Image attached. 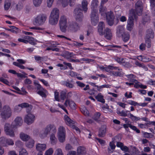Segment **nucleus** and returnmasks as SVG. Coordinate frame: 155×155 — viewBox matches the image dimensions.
I'll return each mask as SVG.
<instances>
[{"label":"nucleus","instance_id":"obj_59","mask_svg":"<svg viewBox=\"0 0 155 155\" xmlns=\"http://www.w3.org/2000/svg\"><path fill=\"white\" fill-rule=\"evenodd\" d=\"M63 64L66 65V66H68L69 68L71 70L74 69L72 67L71 64L70 63H67L65 61L63 62Z\"/></svg>","mask_w":155,"mask_h":155},{"label":"nucleus","instance_id":"obj_40","mask_svg":"<svg viewBox=\"0 0 155 155\" xmlns=\"http://www.w3.org/2000/svg\"><path fill=\"white\" fill-rule=\"evenodd\" d=\"M6 138L4 137L0 138V146L3 147L6 146Z\"/></svg>","mask_w":155,"mask_h":155},{"label":"nucleus","instance_id":"obj_34","mask_svg":"<svg viewBox=\"0 0 155 155\" xmlns=\"http://www.w3.org/2000/svg\"><path fill=\"white\" fill-rule=\"evenodd\" d=\"M124 29L122 26H120L118 27L117 31V34L118 37H120L124 33Z\"/></svg>","mask_w":155,"mask_h":155},{"label":"nucleus","instance_id":"obj_56","mask_svg":"<svg viewBox=\"0 0 155 155\" xmlns=\"http://www.w3.org/2000/svg\"><path fill=\"white\" fill-rule=\"evenodd\" d=\"M20 107L21 108L28 107H29V104L27 103H24L21 104H19Z\"/></svg>","mask_w":155,"mask_h":155},{"label":"nucleus","instance_id":"obj_38","mask_svg":"<svg viewBox=\"0 0 155 155\" xmlns=\"http://www.w3.org/2000/svg\"><path fill=\"white\" fill-rule=\"evenodd\" d=\"M72 82H73L72 80L70 81L67 80L64 82V84L67 87L69 88H73L74 86V84L72 83Z\"/></svg>","mask_w":155,"mask_h":155},{"label":"nucleus","instance_id":"obj_1","mask_svg":"<svg viewBox=\"0 0 155 155\" xmlns=\"http://www.w3.org/2000/svg\"><path fill=\"white\" fill-rule=\"evenodd\" d=\"M22 122V118L20 117H17L15 119L14 122L12 123V128H10V124L6 123L5 125V131L7 135H8L11 137H13L15 136L14 131L12 128L17 127L21 125Z\"/></svg>","mask_w":155,"mask_h":155},{"label":"nucleus","instance_id":"obj_49","mask_svg":"<svg viewBox=\"0 0 155 155\" xmlns=\"http://www.w3.org/2000/svg\"><path fill=\"white\" fill-rule=\"evenodd\" d=\"M115 60L117 62L120 64H121L124 61V58L118 57H115Z\"/></svg>","mask_w":155,"mask_h":155},{"label":"nucleus","instance_id":"obj_37","mask_svg":"<svg viewBox=\"0 0 155 155\" xmlns=\"http://www.w3.org/2000/svg\"><path fill=\"white\" fill-rule=\"evenodd\" d=\"M131 15L129 18L127 20V24L134 25V18L136 19L137 18V16L136 18H134L132 13Z\"/></svg>","mask_w":155,"mask_h":155},{"label":"nucleus","instance_id":"obj_2","mask_svg":"<svg viewBox=\"0 0 155 155\" xmlns=\"http://www.w3.org/2000/svg\"><path fill=\"white\" fill-rule=\"evenodd\" d=\"M97 5V0H93L91 3V23L93 25H96L99 21L98 11L96 8Z\"/></svg>","mask_w":155,"mask_h":155},{"label":"nucleus","instance_id":"obj_61","mask_svg":"<svg viewBox=\"0 0 155 155\" xmlns=\"http://www.w3.org/2000/svg\"><path fill=\"white\" fill-rule=\"evenodd\" d=\"M121 64L124 67L127 68H129L131 66V64L130 63L125 62L124 61Z\"/></svg>","mask_w":155,"mask_h":155},{"label":"nucleus","instance_id":"obj_22","mask_svg":"<svg viewBox=\"0 0 155 155\" xmlns=\"http://www.w3.org/2000/svg\"><path fill=\"white\" fill-rule=\"evenodd\" d=\"M137 59L140 61L145 62H149L152 60L151 58L145 55H141L138 56Z\"/></svg>","mask_w":155,"mask_h":155},{"label":"nucleus","instance_id":"obj_57","mask_svg":"<svg viewBox=\"0 0 155 155\" xmlns=\"http://www.w3.org/2000/svg\"><path fill=\"white\" fill-rule=\"evenodd\" d=\"M53 152L52 148H50L45 152V155H51Z\"/></svg>","mask_w":155,"mask_h":155},{"label":"nucleus","instance_id":"obj_5","mask_svg":"<svg viewBox=\"0 0 155 155\" xmlns=\"http://www.w3.org/2000/svg\"><path fill=\"white\" fill-rule=\"evenodd\" d=\"M154 37V33L153 30L150 28L148 29L146 31L145 37V42L147 45V47L149 48L151 46V39H153Z\"/></svg>","mask_w":155,"mask_h":155},{"label":"nucleus","instance_id":"obj_64","mask_svg":"<svg viewBox=\"0 0 155 155\" xmlns=\"http://www.w3.org/2000/svg\"><path fill=\"white\" fill-rule=\"evenodd\" d=\"M150 6L152 8L155 7V0H150Z\"/></svg>","mask_w":155,"mask_h":155},{"label":"nucleus","instance_id":"obj_35","mask_svg":"<svg viewBox=\"0 0 155 155\" xmlns=\"http://www.w3.org/2000/svg\"><path fill=\"white\" fill-rule=\"evenodd\" d=\"M34 140L32 139H31L28 141L26 142V146L28 148H32L34 146Z\"/></svg>","mask_w":155,"mask_h":155},{"label":"nucleus","instance_id":"obj_27","mask_svg":"<svg viewBox=\"0 0 155 155\" xmlns=\"http://www.w3.org/2000/svg\"><path fill=\"white\" fill-rule=\"evenodd\" d=\"M104 97V96L102 95L101 93H98L95 97V99L97 101L104 104L105 103V101Z\"/></svg>","mask_w":155,"mask_h":155},{"label":"nucleus","instance_id":"obj_19","mask_svg":"<svg viewBox=\"0 0 155 155\" xmlns=\"http://www.w3.org/2000/svg\"><path fill=\"white\" fill-rule=\"evenodd\" d=\"M76 83L78 87L81 88H84L83 90L84 91H86L90 89V87L89 85H85L84 83L80 81H76Z\"/></svg>","mask_w":155,"mask_h":155},{"label":"nucleus","instance_id":"obj_24","mask_svg":"<svg viewBox=\"0 0 155 155\" xmlns=\"http://www.w3.org/2000/svg\"><path fill=\"white\" fill-rule=\"evenodd\" d=\"M104 25V23L103 22H100L98 26V31L100 35H103L104 32L103 31V28Z\"/></svg>","mask_w":155,"mask_h":155},{"label":"nucleus","instance_id":"obj_14","mask_svg":"<svg viewBox=\"0 0 155 155\" xmlns=\"http://www.w3.org/2000/svg\"><path fill=\"white\" fill-rule=\"evenodd\" d=\"M35 118V116L34 115L28 113L25 116L24 122L28 124H30L33 122Z\"/></svg>","mask_w":155,"mask_h":155},{"label":"nucleus","instance_id":"obj_11","mask_svg":"<svg viewBox=\"0 0 155 155\" xmlns=\"http://www.w3.org/2000/svg\"><path fill=\"white\" fill-rule=\"evenodd\" d=\"M50 131L52 133H55L57 131L56 127L54 124H49L47 126L44 130L43 134L44 136L46 137Z\"/></svg>","mask_w":155,"mask_h":155},{"label":"nucleus","instance_id":"obj_46","mask_svg":"<svg viewBox=\"0 0 155 155\" xmlns=\"http://www.w3.org/2000/svg\"><path fill=\"white\" fill-rule=\"evenodd\" d=\"M121 139V135L118 134L114 137L112 139V140L114 141V142H117L120 141Z\"/></svg>","mask_w":155,"mask_h":155},{"label":"nucleus","instance_id":"obj_6","mask_svg":"<svg viewBox=\"0 0 155 155\" xmlns=\"http://www.w3.org/2000/svg\"><path fill=\"white\" fill-rule=\"evenodd\" d=\"M12 110L10 107L8 105L4 106L1 113V117L3 119L6 120L9 118L12 115Z\"/></svg>","mask_w":155,"mask_h":155},{"label":"nucleus","instance_id":"obj_52","mask_svg":"<svg viewBox=\"0 0 155 155\" xmlns=\"http://www.w3.org/2000/svg\"><path fill=\"white\" fill-rule=\"evenodd\" d=\"M6 146L7 145H12L14 144L13 140L12 139L6 138Z\"/></svg>","mask_w":155,"mask_h":155},{"label":"nucleus","instance_id":"obj_63","mask_svg":"<svg viewBox=\"0 0 155 155\" xmlns=\"http://www.w3.org/2000/svg\"><path fill=\"white\" fill-rule=\"evenodd\" d=\"M146 45L142 43L139 46V48L140 50L143 51L145 50Z\"/></svg>","mask_w":155,"mask_h":155},{"label":"nucleus","instance_id":"obj_51","mask_svg":"<svg viewBox=\"0 0 155 155\" xmlns=\"http://www.w3.org/2000/svg\"><path fill=\"white\" fill-rule=\"evenodd\" d=\"M42 0H33V3L35 6H38L42 2Z\"/></svg>","mask_w":155,"mask_h":155},{"label":"nucleus","instance_id":"obj_20","mask_svg":"<svg viewBox=\"0 0 155 155\" xmlns=\"http://www.w3.org/2000/svg\"><path fill=\"white\" fill-rule=\"evenodd\" d=\"M104 35L105 37L107 40H110L112 37V33L111 32V30L107 28L104 30Z\"/></svg>","mask_w":155,"mask_h":155},{"label":"nucleus","instance_id":"obj_30","mask_svg":"<svg viewBox=\"0 0 155 155\" xmlns=\"http://www.w3.org/2000/svg\"><path fill=\"white\" fill-rule=\"evenodd\" d=\"M101 114L99 112H96L92 117V118L97 122L100 121V119Z\"/></svg>","mask_w":155,"mask_h":155},{"label":"nucleus","instance_id":"obj_62","mask_svg":"<svg viewBox=\"0 0 155 155\" xmlns=\"http://www.w3.org/2000/svg\"><path fill=\"white\" fill-rule=\"evenodd\" d=\"M69 75L72 77H76L77 75V73L72 71H70L69 72Z\"/></svg>","mask_w":155,"mask_h":155},{"label":"nucleus","instance_id":"obj_23","mask_svg":"<svg viewBox=\"0 0 155 155\" xmlns=\"http://www.w3.org/2000/svg\"><path fill=\"white\" fill-rule=\"evenodd\" d=\"M64 118L66 124L70 127H71V125L74 124V121L70 118L67 115H65Z\"/></svg>","mask_w":155,"mask_h":155},{"label":"nucleus","instance_id":"obj_44","mask_svg":"<svg viewBox=\"0 0 155 155\" xmlns=\"http://www.w3.org/2000/svg\"><path fill=\"white\" fill-rule=\"evenodd\" d=\"M66 97V93L64 91H62L60 92V101H64Z\"/></svg>","mask_w":155,"mask_h":155},{"label":"nucleus","instance_id":"obj_3","mask_svg":"<svg viewBox=\"0 0 155 155\" xmlns=\"http://www.w3.org/2000/svg\"><path fill=\"white\" fill-rule=\"evenodd\" d=\"M59 10L57 8H54L52 10L49 19V22L52 25L56 24L59 18Z\"/></svg>","mask_w":155,"mask_h":155},{"label":"nucleus","instance_id":"obj_17","mask_svg":"<svg viewBox=\"0 0 155 155\" xmlns=\"http://www.w3.org/2000/svg\"><path fill=\"white\" fill-rule=\"evenodd\" d=\"M70 29L73 32H75L80 29V26L76 22H72L70 25Z\"/></svg>","mask_w":155,"mask_h":155},{"label":"nucleus","instance_id":"obj_31","mask_svg":"<svg viewBox=\"0 0 155 155\" xmlns=\"http://www.w3.org/2000/svg\"><path fill=\"white\" fill-rule=\"evenodd\" d=\"M82 8L85 13L87 12V6L88 5L87 2L86 0H83L82 1Z\"/></svg>","mask_w":155,"mask_h":155},{"label":"nucleus","instance_id":"obj_10","mask_svg":"<svg viewBox=\"0 0 155 155\" xmlns=\"http://www.w3.org/2000/svg\"><path fill=\"white\" fill-rule=\"evenodd\" d=\"M67 19L66 17L63 15L61 17L59 21V26L61 31L65 33L67 27Z\"/></svg>","mask_w":155,"mask_h":155},{"label":"nucleus","instance_id":"obj_7","mask_svg":"<svg viewBox=\"0 0 155 155\" xmlns=\"http://www.w3.org/2000/svg\"><path fill=\"white\" fill-rule=\"evenodd\" d=\"M34 84L36 88L37 94L42 97L46 98L47 97L46 94L48 92L47 90L43 88L38 82H34Z\"/></svg>","mask_w":155,"mask_h":155},{"label":"nucleus","instance_id":"obj_4","mask_svg":"<svg viewBox=\"0 0 155 155\" xmlns=\"http://www.w3.org/2000/svg\"><path fill=\"white\" fill-rule=\"evenodd\" d=\"M143 8L141 1L139 0L135 3V9L131 10L130 12L132 13L134 18H136L137 15L140 16L142 15Z\"/></svg>","mask_w":155,"mask_h":155},{"label":"nucleus","instance_id":"obj_48","mask_svg":"<svg viewBox=\"0 0 155 155\" xmlns=\"http://www.w3.org/2000/svg\"><path fill=\"white\" fill-rule=\"evenodd\" d=\"M80 60L82 61H85L86 63H89L90 62H93L94 61V59L85 58H81Z\"/></svg>","mask_w":155,"mask_h":155},{"label":"nucleus","instance_id":"obj_43","mask_svg":"<svg viewBox=\"0 0 155 155\" xmlns=\"http://www.w3.org/2000/svg\"><path fill=\"white\" fill-rule=\"evenodd\" d=\"M118 67L116 66H114L113 65H109L107 67V68H106V71L107 72H110L111 70H117Z\"/></svg>","mask_w":155,"mask_h":155},{"label":"nucleus","instance_id":"obj_55","mask_svg":"<svg viewBox=\"0 0 155 155\" xmlns=\"http://www.w3.org/2000/svg\"><path fill=\"white\" fill-rule=\"evenodd\" d=\"M54 155H63L61 149H58L55 152Z\"/></svg>","mask_w":155,"mask_h":155},{"label":"nucleus","instance_id":"obj_25","mask_svg":"<svg viewBox=\"0 0 155 155\" xmlns=\"http://www.w3.org/2000/svg\"><path fill=\"white\" fill-rule=\"evenodd\" d=\"M46 147L45 144L38 143L36 146V149L38 151H44Z\"/></svg>","mask_w":155,"mask_h":155},{"label":"nucleus","instance_id":"obj_42","mask_svg":"<svg viewBox=\"0 0 155 155\" xmlns=\"http://www.w3.org/2000/svg\"><path fill=\"white\" fill-rule=\"evenodd\" d=\"M27 37L26 38L28 40V42L30 44L34 45L36 44V43L34 41V38H33L29 36H27Z\"/></svg>","mask_w":155,"mask_h":155},{"label":"nucleus","instance_id":"obj_41","mask_svg":"<svg viewBox=\"0 0 155 155\" xmlns=\"http://www.w3.org/2000/svg\"><path fill=\"white\" fill-rule=\"evenodd\" d=\"M50 140L51 143L52 145H54L56 143V139L54 134L52 133L50 136Z\"/></svg>","mask_w":155,"mask_h":155},{"label":"nucleus","instance_id":"obj_60","mask_svg":"<svg viewBox=\"0 0 155 155\" xmlns=\"http://www.w3.org/2000/svg\"><path fill=\"white\" fill-rule=\"evenodd\" d=\"M28 154L26 150L24 149H22L19 152V155H28Z\"/></svg>","mask_w":155,"mask_h":155},{"label":"nucleus","instance_id":"obj_54","mask_svg":"<svg viewBox=\"0 0 155 155\" xmlns=\"http://www.w3.org/2000/svg\"><path fill=\"white\" fill-rule=\"evenodd\" d=\"M54 98L56 101H60V99L59 97V93L57 91H55L54 93Z\"/></svg>","mask_w":155,"mask_h":155},{"label":"nucleus","instance_id":"obj_47","mask_svg":"<svg viewBox=\"0 0 155 155\" xmlns=\"http://www.w3.org/2000/svg\"><path fill=\"white\" fill-rule=\"evenodd\" d=\"M110 87V85L108 84H105L101 86H99L98 88H97V90L99 91H101L102 89L104 88H109Z\"/></svg>","mask_w":155,"mask_h":155},{"label":"nucleus","instance_id":"obj_12","mask_svg":"<svg viewBox=\"0 0 155 155\" xmlns=\"http://www.w3.org/2000/svg\"><path fill=\"white\" fill-rule=\"evenodd\" d=\"M46 18L45 14H42L39 15L35 18L34 23L39 25H42L45 22Z\"/></svg>","mask_w":155,"mask_h":155},{"label":"nucleus","instance_id":"obj_13","mask_svg":"<svg viewBox=\"0 0 155 155\" xmlns=\"http://www.w3.org/2000/svg\"><path fill=\"white\" fill-rule=\"evenodd\" d=\"M74 13L76 21H82L83 17L82 10L80 8H76L74 10Z\"/></svg>","mask_w":155,"mask_h":155},{"label":"nucleus","instance_id":"obj_15","mask_svg":"<svg viewBox=\"0 0 155 155\" xmlns=\"http://www.w3.org/2000/svg\"><path fill=\"white\" fill-rule=\"evenodd\" d=\"M106 130V126L105 125L101 126L98 130V137H104L105 135Z\"/></svg>","mask_w":155,"mask_h":155},{"label":"nucleus","instance_id":"obj_26","mask_svg":"<svg viewBox=\"0 0 155 155\" xmlns=\"http://www.w3.org/2000/svg\"><path fill=\"white\" fill-rule=\"evenodd\" d=\"M125 76L128 78V80L130 82L135 83L137 82V81L135 79L136 76L133 74H130L126 75Z\"/></svg>","mask_w":155,"mask_h":155},{"label":"nucleus","instance_id":"obj_29","mask_svg":"<svg viewBox=\"0 0 155 155\" xmlns=\"http://www.w3.org/2000/svg\"><path fill=\"white\" fill-rule=\"evenodd\" d=\"M64 104L67 106L69 105L70 107L72 109L75 107V104L74 102L72 101H70L68 99H66L65 102Z\"/></svg>","mask_w":155,"mask_h":155},{"label":"nucleus","instance_id":"obj_36","mask_svg":"<svg viewBox=\"0 0 155 155\" xmlns=\"http://www.w3.org/2000/svg\"><path fill=\"white\" fill-rule=\"evenodd\" d=\"M20 137L22 140L25 141H27L30 138V137L28 135L22 133L20 134Z\"/></svg>","mask_w":155,"mask_h":155},{"label":"nucleus","instance_id":"obj_58","mask_svg":"<svg viewBox=\"0 0 155 155\" xmlns=\"http://www.w3.org/2000/svg\"><path fill=\"white\" fill-rule=\"evenodd\" d=\"M115 143V142H114V141L113 140H112L111 142H110L109 146L111 150H114L115 149L116 147V146L114 144Z\"/></svg>","mask_w":155,"mask_h":155},{"label":"nucleus","instance_id":"obj_18","mask_svg":"<svg viewBox=\"0 0 155 155\" xmlns=\"http://www.w3.org/2000/svg\"><path fill=\"white\" fill-rule=\"evenodd\" d=\"M86 153V148L83 146H80L77 149V155H84Z\"/></svg>","mask_w":155,"mask_h":155},{"label":"nucleus","instance_id":"obj_32","mask_svg":"<svg viewBox=\"0 0 155 155\" xmlns=\"http://www.w3.org/2000/svg\"><path fill=\"white\" fill-rule=\"evenodd\" d=\"M117 70L119 71L113 72L112 74L114 75L116 77H122L124 75V73L122 72V69L118 68Z\"/></svg>","mask_w":155,"mask_h":155},{"label":"nucleus","instance_id":"obj_16","mask_svg":"<svg viewBox=\"0 0 155 155\" xmlns=\"http://www.w3.org/2000/svg\"><path fill=\"white\" fill-rule=\"evenodd\" d=\"M114 15L111 13H109L106 15V19L108 24L110 26H112L114 23Z\"/></svg>","mask_w":155,"mask_h":155},{"label":"nucleus","instance_id":"obj_50","mask_svg":"<svg viewBox=\"0 0 155 155\" xmlns=\"http://www.w3.org/2000/svg\"><path fill=\"white\" fill-rule=\"evenodd\" d=\"M11 3L10 2L5 1L4 4V8L5 10H8L9 8L11 6Z\"/></svg>","mask_w":155,"mask_h":155},{"label":"nucleus","instance_id":"obj_33","mask_svg":"<svg viewBox=\"0 0 155 155\" xmlns=\"http://www.w3.org/2000/svg\"><path fill=\"white\" fill-rule=\"evenodd\" d=\"M80 110L81 113L85 116H89V112L88 110L85 107H82L80 108Z\"/></svg>","mask_w":155,"mask_h":155},{"label":"nucleus","instance_id":"obj_53","mask_svg":"<svg viewBox=\"0 0 155 155\" xmlns=\"http://www.w3.org/2000/svg\"><path fill=\"white\" fill-rule=\"evenodd\" d=\"M128 104L134 106H137L138 103L135 101L132 100H128L127 102Z\"/></svg>","mask_w":155,"mask_h":155},{"label":"nucleus","instance_id":"obj_39","mask_svg":"<svg viewBox=\"0 0 155 155\" xmlns=\"http://www.w3.org/2000/svg\"><path fill=\"white\" fill-rule=\"evenodd\" d=\"M10 28L8 29L7 30L13 33H17L19 31V29L15 26H11Z\"/></svg>","mask_w":155,"mask_h":155},{"label":"nucleus","instance_id":"obj_21","mask_svg":"<svg viewBox=\"0 0 155 155\" xmlns=\"http://www.w3.org/2000/svg\"><path fill=\"white\" fill-rule=\"evenodd\" d=\"M13 64L18 67L21 69H26L31 71H33L34 70V69L33 68L28 67H26L22 64H19V63H18L17 62H13Z\"/></svg>","mask_w":155,"mask_h":155},{"label":"nucleus","instance_id":"obj_45","mask_svg":"<svg viewBox=\"0 0 155 155\" xmlns=\"http://www.w3.org/2000/svg\"><path fill=\"white\" fill-rule=\"evenodd\" d=\"M142 132L143 134V137L145 138H151L153 136V135L151 133L144 131H142Z\"/></svg>","mask_w":155,"mask_h":155},{"label":"nucleus","instance_id":"obj_28","mask_svg":"<svg viewBox=\"0 0 155 155\" xmlns=\"http://www.w3.org/2000/svg\"><path fill=\"white\" fill-rule=\"evenodd\" d=\"M122 39L124 42H127L130 38V34L128 32H124L121 35Z\"/></svg>","mask_w":155,"mask_h":155},{"label":"nucleus","instance_id":"obj_9","mask_svg":"<svg viewBox=\"0 0 155 155\" xmlns=\"http://www.w3.org/2000/svg\"><path fill=\"white\" fill-rule=\"evenodd\" d=\"M66 131L64 127L60 126L58 129V137L59 141L61 143L64 142L65 138Z\"/></svg>","mask_w":155,"mask_h":155},{"label":"nucleus","instance_id":"obj_8","mask_svg":"<svg viewBox=\"0 0 155 155\" xmlns=\"http://www.w3.org/2000/svg\"><path fill=\"white\" fill-rule=\"evenodd\" d=\"M34 84L36 88L37 94L42 97L46 98L47 97L46 94L48 92L47 90L43 88L38 82H34Z\"/></svg>","mask_w":155,"mask_h":155}]
</instances>
